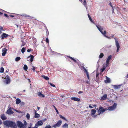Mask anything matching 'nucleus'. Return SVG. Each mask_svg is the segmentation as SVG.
Wrapping results in <instances>:
<instances>
[{
  "label": "nucleus",
  "instance_id": "nucleus-1",
  "mask_svg": "<svg viewBox=\"0 0 128 128\" xmlns=\"http://www.w3.org/2000/svg\"><path fill=\"white\" fill-rule=\"evenodd\" d=\"M88 16L90 21L92 22L94 24L96 25V27L98 29L100 32L103 35V36L104 37L107 38L108 39H111V38L110 37L106 35V30H104V32L102 31V30H104V28L103 27L100 25H96L92 20L89 14H88Z\"/></svg>",
  "mask_w": 128,
  "mask_h": 128
},
{
  "label": "nucleus",
  "instance_id": "nucleus-2",
  "mask_svg": "<svg viewBox=\"0 0 128 128\" xmlns=\"http://www.w3.org/2000/svg\"><path fill=\"white\" fill-rule=\"evenodd\" d=\"M4 124L8 128L11 127V128H16L17 127L16 123L10 121L6 120L3 122Z\"/></svg>",
  "mask_w": 128,
  "mask_h": 128
},
{
  "label": "nucleus",
  "instance_id": "nucleus-3",
  "mask_svg": "<svg viewBox=\"0 0 128 128\" xmlns=\"http://www.w3.org/2000/svg\"><path fill=\"white\" fill-rule=\"evenodd\" d=\"M107 110V108H104L102 106H100L98 111V115H100V114H103Z\"/></svg>",
  "mask_w": 128,
  "mask_h": 128
},
{
  "label": "nucleus",
  "instance_id": "nucleus-4",
  "mask_svg": "<svg viewBox=\"0 0 128 128\" xmlns=\"http://www.w3.org/2000/svg\"><path fill=\"white\" fill-rule=\"evenodd\" d=\"M117 105L116 103H114L112 106L108 107L107 110L111 111L114 110L116 109Z\"/></svg>",
  "mask_w": 128,
  "mask_h": 128
},
{
  "label": "nucleus",
  "instance_id": "nucleus-5",
  "mask_svg": "<svg viewBox=\"0 0 128 128\" xmlns=\"http://www.w3.org/2000/svg\"><path fill=\"white\" fill-rule=\"evenodd\" d=\"M115 45L117 48L116 52H118L119 51V50L120 48V45L119 44L118 40L116 39V38H114Z\"/></svg>",
  "mask_w": 128,
  "mask_h": 128
},
{
  "label": "nucleus",
  "instance_id": "nucleus-6",
  "mask_svg": "<svg viewBox=\"0 0 128 128\" xmlns=\"http://www.w3.org/2000/svg\"><path fill=\"white\" fill-rule=\"evenodd\" d=\"M62 123V121L60 120L58 121L57 123L53 125L52 127L54 128H56L59 127L61 125Z\"/></svg>",
  "mask_w": 128,
  "mask_h": 128
},
{
  "label": "nucleus",
  "instance_id": "nucleus-7",
  "mask_svg": "<svg viewBox=\"0 0 128 128\" xmlns=\"http://www.w3.org/2000/svg\"><path fill=\"white\" fill-rule=\"evenodd\" d=\"M112 58V56L111 55H110L108 56L106 59V66H108L109 64V62L110 60H111Z\"/></svg>",
  "mask_w": 128,
  "mask_h": 128
},
{
  "label": "nucleus",
  "instance_id": "nucleus-8",
  "mask_svg": "<svg viewBox=\"0 0 128 128\" xmlns=\"http://www.w3.org/2000/svg\"><path fill=\"white\" fill-rule=\"evenodd\" d=\"M17 124L18 127L20 128H22L26 126L22 122L19 121L17 122Z\"/></svg>",
  "mask_w": 128,
  "mask_h": 128
},
{
  "label": "nucleus",
  "instance_id": "nucleus-9",
  "mask_svg": "<svg viewBox=\"0 0 128 128\" xmlns=\"http://www.w3.org/2000/svg\"><path fill=\"white\" fill-rule=\"evenodd\" d=\"M5 79V80L4 82L6 84H8L10 83V78L8 75H7L6 76V77Z\"/></svg>",
  "mask_w": 128,
  "mask_h": 128
},
{
  "label": "nucleus",
  "instance_id": "nucleus-10",
  "mask_svg": "<svg viewBox=\"0 0 128 128\" xmlns=\"http://www.w3.org/2000/svg\"><path fill=\"white\" fill-rule=\"evenodd\" d=\"M96 112V110L94 109H92L91 111V113L90 115L92 116L94 118L96 117L97 115H94Z\"/></svg>",
  "mask_w": 128,
  "mask_h": 128
},
{
  "label": "nucleus",
  "instance_id": "nucleus-11",
  "mask_svg": "<svg viewBox=\"0 0 128 128\" xmlns=\"http://www.w3.org/2000/svg\"><path fill=\"white\" fill-rule=\"evenodd\" d=\"M13 109L12 108L10 107L7 111L6 113L8 114H11L13 113V112L12 111V110Z\"/></svg>",
  "mask_w": 128,
  "mask_h": 128
},
{
  "label": "nucleus",
  "instance_id": "nucleus-12",
  "mask_svg": "<svg viewBox=\"0 0 128 128\" xmlns=\"http://www.w3.org/2000/svg\"><path fill=\"white\" fill-rule=\"evenodd\" d=\"M9 35L8 34L4 33H3L0 36V38L2 39H3L4 38H6Z\"/></svg>",
  "mask_w": 128,
  "mask_h": 128
},
{
  "label": "nucleus",
  "instance_id": "nucleus-13",
  "mask_svg": "<svg viewBox=\"0 0 128 128\" xmlns=\"http://www.w3.org/2000/svg\"><path fill=\"white\" fill-rule=\"evenodd\" d=\"M7 50V49L6 48H4L2 49V56H5Z\"/></svg>",
  "mask_w": 128,
  "mask_h": 128
},
{
  "label": "nucleus",
  "instance_id": "nucleus-14",
  "mask_svg": "<svg viewBox=\"0 0 128 128\" xmlns=\"http://www.w3.org/2000/svg\"><path fill=\"white\" fill-rule=\"evenodd\" d=\"M67 56L68 57L70 58V59L71 60H72L75 63H78V60L77 59H76V58H73L71 57H70V56Z\"/></svg>",
  "mask_w": 128,
  "mask_h": 128
},
{
  "label": "nucleus",
  "instance_id": "nucleus-15",
  "mask_svg": "<svg viewBox=\"0 0 128 128\" xmlns=\"http://www.w3.org/2000/svg\"><path fill=\"white\" fill-rule=\"evenodd\" d=\"M34 57V56H33L32 55H30L28 57V58H30V59H29V60L28 59V61H29L30 60V62H32L33 60V59Z\"/></svg>",
  "mask_w": 128,
  "mask_h": 128
},
{
  "label": "nucleus",
  "instance_id": "nucleus-16",
  "mask_svg": "<svg viewBox=\"0 0 128 128\" xmlns=\"http://www.w3.org/2000/svg\"><path fill=\"white\" fill-rule=\"evenodd\" d=\"M84 72H85L86 74V76L88 80H90V77L89 74V73L88 72L87 70L85 68H84Z\"/></svg>",
  "mask_w": 128,
  "mask_h": 128
},
{
  "label": "nucleus",
  "instance_id": "nucleus-17",
  "mask_svg": "<svg viewBox=\"0 0 128 128\" xmlns=\"http://www.w3.org/2000/svg\"><path fill=\"white\" fill-rule=\"evenodd\" d=\"M71 99L73 100L76 101H79L80 100V99L76 97H72L71 98Z\"/></svg>",
  "mask_w": 128,
  "mask_h": 128
},
{
  "label": "nucleus",
  "instance_id": "nucleus-18",
  "mask_svg": "<svg viewBox=\"0 0 128 128\" xmlns=\"http://www.w3.org/2000/svg\"><path fill=\"white\" fill-rule=\"evenodd\" d=\"M20 15L21 16H22L25 17L26 18H31V17L29 15L26 14H21L19 15Z\"/></svg>",
  "mask_w": 128,
  "mask_h": 128
},
{
  "label": "nucleus",
  "instance_id": "nucleus-19",
  "mask_svg": "<svg viewBox=\"0 0 128 128\" xmlns=\"http://www.w3.org/2000/svg\"><path fill=\"white\" fill-rule=\"evenodd\" d=\"M1 118L2 120H6V119L7 118L6 117L4 114H2L1 115Z\"/></svg>",
  "mask_w": 128,
  "mask_h": 128
},
{
  "label": "nucleus",
  "instance_id": "nucleus-20",
  "mask_svg": "<svg viewBox=\"0 0 128 128\" xmlns=\"http://www.w3.org/2000/svg\"><path fill=\"white\" fill-rule=\"evenodd\" d=\"M38 96L40 97H44V95L42 94V92H38Z\"/></svg>",
  "mask_w": 128,
  "mask_h": 128
},
{
  "label": "nucleus",
  "instance_id": "nucleus-21",
  "mask_svg": "<svg viewBox=\"0 0 128 128\" xmlns=\"http://www.w3.org/2000/svg\"><path fill=\"white\" fill-rule=\"evenodd\" d=\"M107 98V95L104 94L101 98L100 100H105Z\"/></svg>",
  "mask_w": 128,
  "mask_h": 128
},
{
  "label": "nucleus",
  "instance_id": "nucleus-22",
  "mask_svg": "<svg viewBox=\"0 0 128 128\" xmlns=\"http://www.w3.org/2000/svg\"><path fill=\"white\" fill-rule=\"evenodd\" d=\"M121 85H114L113 86L114 88L115 89H118V88H120V86Z\"/></svg>",
  "mask_w": 128,
  "mask_h": 128
},
{
  "label": "nucleus",
  "instance_id": "nucleus-23",
  "mask_svg": "<svg viewBox=\"0 0 128 128\" xmlns=\"http://www.w3.org/2000/svg\"><path fill=\"white\" fill-rule=\"evenodd\" d=\"M106 80L105 81V82L106 83H110V79L107 77V76H106Z\"/></svg>",
  "mask_w": 128,
  "mask_h": 128
},
{
  "label": "nucleus",
  "instance_id": "nucleus-24",
  "mask_svg": "<svg viewBox=\"0 0 128 128\" xmlns=\"http://www.w3.org/2000/svg\"><path fill=\"white\" fill-rule=\"evenodd\" d=\"M43 122L42 120H40L38 122V125L42 126L43 124Z\"/></svg>",
  "mask_w": 128,
  "mask_h": 128
},
{
  "label": "nucleus",
  "instance_id": "nucleus-25",
  "mask_svg": "<svg viewBox=\"0 0 128 128\" xmlns=\"http://www.w3.org/2000/svg\"><path fill=\"white\" fill-rule=\"evenodd\" d=\"M40 115L39 114H38L35 111V114L34 115V117L35 118H38L40 117Z\"/></svg>",
  "mask_w": 128,
  "mask_h": 128
},
{
  "label": "nucleus",
  "instance_id": "nucleus-26",
  "mask_svg": "<svg viewBox=\"0 0 128 128\" xmlns=\"http://www.w3.org/2000/svg\"><path fill=\"white\" fill-rule=\"evenodd\" d=\"M16 104H18L20 103L21 101L18 98H17L16 100Z\"/></svg>",
  "mask_w": 128,
  "mask_h": 128
},
{
  "label": "nucleus",
  "instance_id": "nucleus-27",
  "mask_svg": "<svg viewBox=\"0 0 128 128\" xmlns=\"http://www.w3.org/2000/svg\"><path fill=\"white\" fill-rule=\"evenodd\" d=\"M104 56V54L102 53H101L99 56V58L100 59L102 58Z\"/></svg>",
  "mask_w": 128,
  "mask_h": 128
},
{
  "label": "nucleus",
  "instance_id": "nucleus-28",
  "mask_svg": "<svg viewBox=\"0 0 128 128\" xmlns=\"http://www.w3.org/2000/svg\"><path fill=\"white\" fill-rule=\"evenodd\" d=\"M62 127L64 128H68V125L67 124L65 123L62 126Z\"/></svg>",
  "mask_w": 128,
  "mask_h": 128
},
{
  "label": "nucleus",
  "instance_id": "nucleus-29",
  "mask_svg": "<svg viewBox=\"0 0 128 128\" xmlns=\"http://www.w3.org/2000/svg\"><path fill=\"white\" fill-rule=\"evenodd\" d=\"M108 66H106V64L104 65L103 68H102V72Z\"/></svg>",
  "mask_w": 128,
  "mask_h": 128
},
{
  "label": "nucleus",
  "instance_id": "nucleus-30",
  "mask_svg": "<svg viewBox=\"0 0 128 128\" xmlns=\"http://www.w3.org/2000/svg\"><path fill=\"white\" fill-rule=\"evenodd\" d=\"M23 68L25 70H26L28 69V66L26 65L25 64Z\"/></svg>",
  "mask_w": 128,
  "mask_h": 128
},
{
  "label": "nucleus",
  "instance_id": "nucleus-31",
  "mask_svg": "<svg viewBox=\"0 0 128 128\" xmlns=\"http://www.w3.org/2000/svg\"><path fill=\"white\" fill-rule=\"evenodd\" d=\"M42 77L44 78L45 80H49V78L46 76H43Z\"/></svg>",
  "mask_w": 128,
  "mask_h": 128
},
{
  "label": "nucleus",
  "instance_id": "nucleus-32",
  "mask_svg": "<svg viewBox=\"0 0 128 128\" xmlns=\"http://www.w3.org/2000/svg\"><path fill=\"white\" fill-rule=\"evenodd\" d=\"M4 69L2 68V67L0 68V72L1 73H2L4 72Z\"/></svg>",
  "mask_w": 128,
  "mask_h": 128
},
{
  "label": "nucleus",
  "instance_id": "nucleus-33",
  "mask_svg": "<svg viewBox=\"0 0 128 128\" xmlns=\"http://www.w3.org/2000/svg\"><path fill=\"white\" fill-rule=\"evenodd\" d=\"M20 57H17L16 58L15 60L16 62H18L20 60Z\"/></svg>",
  "mask_w": 128,
  "mask_h": 128
},
{
  "label": "nucleus",
  "instance_id": "nucleus-34",
  "mask_svg": "<svg viewBox=\"0 0 128 128\" xmlns=\"http://www.w3.org/2000/svg\"><path fill=\"white\" fill-rule=\"evenodd\" d=\"M26 50V48H23L22 49L21 52L22 53H24Z\"/></svg>",
  "mask_w": 128,
  "mask_h": 128
},
{
  "label": "nucleus",
  "instance_id": "nucleus-35",
  "mask_svg": "<svg viewBox=\"0 0 128 128\" xmlns=\"http://www.w3.org/2000/svg\"><path fill=\"white\" fill-rule=\"evenodd\" d=\"M83 5L84 6L86 7V8L87 9V7H86V0H84V2L83 3Z\"/></svg>",
  "mask_w": 128,
  "mask_h": 128
},
{
  "label": "nucleus",
  "instance_id": "nucleus-36",
  "mask_svg": "<svg viewBox=\"0 0 128 128\" xmlns=\"http://www.w3.org/2000/svg\"><path fill=\"white\" fill-rule=\"evenodd\" d=\"M59 116L60 118L65 120H66V119L64 117L62 116V115H60Z\"/></svg>",
  "mask_w": 128,
  "mask_h": 128
},
{
  "label": "nucleus",
  "instance_id": "nucleus-37",
  "mask_svg": "<svg viewBox=\"0 0 128 128\" xmlns=\"http://www.w3.org/2000/svg\"><path fill=\"white\" fill-rule=\"evenodd\" d=\"M26 118L28 119H29L30 117V114H27L26 116Z\"/></svg>",
  "mask_w": 128,
  "mask_h": 128
},
{
  "label": "nucleus",
  "instance_id": "nucleus-38",
  "mask_svg": "<svg viewBox=\"0 0 128 128\" xmlns=\"http://www.w3.org/2000/svg\"><path fill=\"white\" fill-rule=\"evenodd\" d=\"M49 84L52 86L54 87H56L55 85L52 83H50Z\"/></svg>",
  "mask_w": 128,
  "mask_h": 128
},
{
  "label": "nucleus",
  "instance_id": "nucleus-39",
  "mask_svg": "<svg viewBox=\"0 0 128 128\" xmlns=\"http://www.w3.org/2000/svg\"><path fill=\"white\" fill-rule=\"evenodd\" d=\"M54 106V109H55L57 113L58 114H59V112H58V110H57V109H56V107Z\"/></svg>",
  "mask_w": 128,
  "mask_h": 128
},
{
  "label": "nucleus",
  "instance_id": "nucleus-40",
  "mask_svg": "<svg viewBox=\"0 0 128 128\" xmlns=\"http://www.w3.org/2000/svg\"><path fill=\"white\" fill-rule=\"evenodd\" d=\"M3 30V27L0 26V33H1V31Z\"/></svg>",
  "mask_w": 128,
  "mask_h": 128
},
{
  "label": "nucleus",
  "instance_id": "nucleus-41",
  "mask_svg": "<svg viewBox=\"0 0 128 128\" xmlns=\"http://www.w3.org/2000/svg\"><path fill=\"white\" fill-rule=\"evenodd\" d=\"M45 128H51V127L49 125H48L46 126Z\"/></svg>",
  "mask_w": 128,
  "mask_h": 128
},
{
  "label": "nucleus",
  "instance_id": "nucleus-42",
  "mask_svg": "<svg viewBox=\"0 0 128 128\" xmlns=\"http://www.w3.org/2000/svg\"><path fill=\"white\" fill-rule=\"evenodd\" d=\"M38 126L37 124H35V126L34 127H33L32 128H38Z\"/></svg>",
  "mask_w": 128,
  "mask_h": 128
},
{
  "label": "nucleus",
  "instance_id": "nucleus-43",
  "mask_svg": "<svg viewBox=\"0 0 128 128\" xmlns=\"http://www.w3.org/2000/svg\"><path fill=\"white\" fill-rule=\"evenodd\" d=\"M46 42H47V43L49 42V40H48V38H46Z\"/></svg>",
  "mask_w": 128,
  "mask_h": 128
},
{
  "label": "nucleus",
  "instance_id": "nucleus-44",
  "mask_svg": "<svg viewBox=\"0 0 128 128\" xmlns=\"http://www.w3.org/2000/svg\"><path fill=\"white\" fill-rule=\"evenodd\" d=\"M31 49H28V50H27V52H30L31 51Z\"/></svg>",
  "mask_w": 128,
  "mask_h": 128
},
{
  "label": "nucleus",
  "instance_id": "nucleus-45",
  "mask_svg": "<svg viewBox=\"0 0 128 128\" xmlns=\"http://www.w3.org/2000/svg\"><path fill=\"white\" fill-rule=\"evenodd\" d=\"M32 70L34 72L35 71V68L34 67V66L33 67Z\"/></svg>",
  "mask_w": 128,
  "mask_h": 128
},
{
  "label": "nucleus",
  "instance_id": "nucleus-46",
  "mask_svg": "<svg viewBox=\"0 0 128 128\" xmlns=\"http://www.w3.org/2000/svg\"><path fill=\"white\" fill-rule=\"evenodd\" d=\"M4 16H6V17H7V18H8V16L7 14H4Z\"/></svg>",
  "mask_w": 128,
  "mask_h": 128
},
{
  "label": "nucleus",
  "instance_id": "nucleus-47",
  "mask_svg": "<svg viewBox=\"0 0 128 128\" xmlns=\"http://www.w3.org/2000/svg\"><path fill=\"white\" fill-rule=\"evenodd\" d=\"M86 83L87 84H90V82L88 80H86Z\"/></svg>",
  "mask_w": 128,
  "mask_h": 128
},
{
  "label": "nucleus",
  "instance_id": "nucleus-48",
  "mask_svg": "<svg viewBox=\"0 0 128 128\" xmlns=\"http://www.w3.org/2000/svg\"><path fill=\"white\" fill-rule=\"evenodd\" d=\"M98 78H96V81L98 82H99V80L98 79Z\"/></svg>",
  "mask_w": 128,
  "mask_h": 128
},
{
  "label": "nucleus",
  "instance_id": "nucleus-49",
  "mask_svg": "<svg viewBox=\"0 0 128 128\" xmlns=\"http://www.w3.org/2000/svg\"><path fill=\"white\" fill-rule=\"evenodd\" d=\"M88 107L89 108H93V107L91 106L90 105H89V106H88Z\"/></svg>",
  "mask_w": 128,
  "mask_h": 128
},
{
  "label": "nucleus",
  "instance_id": "nucleus-50",
  "mask_svg": "<svg viewBox=\"0 0 128 128\" xmlns=\"http://www.w3.org/2000/svg\"><path fill=\"white\" fill-rule=\"evenodd\" d=\"M98 75H99V74H96V78H98Z\"/></svg>",
  "mask_w": 128,
  "mask_h": 128
},
{
  "label": "nucleus",
  "instance_id": "nucleus-51",
  "mask_svg": "<svg viewBox=\"0 0 128 128\" xmlns=\"http://www.w3.org/2000/svg\"><path fill=\"white\" fill-rule=\"evenodd\" d=\"M25 44V43H23L22 45H21V46L22 47V46H24Z\"/></svg>",
  "mask_w": 128,
  "mask_h": 128
},
{
  "label": "nucleus",
  "instance_id": "nucleus-52",
  "mask_svg": "<svg viewBox=\"0 0 128 128\" xmlns=\"http://www.w3.org/2000/svg\"><path fill=\"white\" fill-rule=\"evenodd\" d=\"M109 4L112 8H113V6H112L111 3H110Z\"/></svg>",
  "mask_w": 128,
  "mask_h": 128
},
{
  "label": "nucleus",
  "instance_id": "nucleus-53",
  "mask_svg": "<svg viewBox=\"0 0 128 128\" xmlns=\"http://www.w3.org/2000/svg\"><path fill=\"white\" fill-rule=\"evenodd\" d=\"M82 93V91H80L79 92H78V93L79 94H81V93Z\"/></svg>",
  "mask_w": 128,
  "mask_h": 128
},
{
  "label": "nucleus",
  "instance_id": "nucleus-54",
  "mask_svg": "<svg viewBox=\"0 0 128 128\" xmlns=\"http://www.w3.org/2000/svg\"><path fill=\"white\" fill-rule=\"evenodd\" d=\"M10 17H14V16L13 15H10Z\"/></svg>",
  "mask_w": 128,
  "mask_h": 128
},
{
  "label": "nucleus",
  "instance_id": "nucleus-55",
  "mask_svg": "<svg viewBox=\"0 0 128 128\" xmlns=\"http://www.w3.org/2000/svg\"><path fill=\"white\" fill-rule=\"evenodd\" d=\"M112 8V13H114V10L113 7V8Z\"/></svg>",
  "mask_w": 128,
  "mask_h": 128
},
{
  "label": "nucleus",
  "instance_id": "nucleus-56",
  "mask_svg": "<svg viewBox=\"0 0 128 128\" xmlns=\"http://www.w3.org/2000/svg\"><path fill=\"white\" fill-rule=\"evenodd\" d=\"M28 81L29 82H30V79H28Z\"/></svg>",
  "mask_w": 128,
  "mask_h": 128
},
{
  "label": "nucleus",
  "instance_id": "nucleus-57",
  "mask_svg": "<svg viewBox=\"0 0 128 128\" xmlns=\"http://www.w3.org/2000/svg\"><path fill=\"white\" fill-rule=\"evenodd\" d=\"M3 14V13L0 12V15H2Z\"/></svg>",
  "mask_w": 128,
  "mask_h": 128
},
{
  "label": "nucleus",
  "instance_id": "nucleus-58",
  "mask_svg": "<svg viewBox=\"0 0 128 128\" xmlns=\"http://www.w3.org/2000/svg\"><path fill=\"white\" fill-rule=\"evenodd\" d=\"M37 109L38 110H39L40 109V108L38 106L37 107Z\"/></svg>",
  "mask_w": 128,
  "mask_h": 128
},
{
  "label": "nucleus",
  "instance_id": "nucleus-59",
  "mask_svg": "<svg viewBox=\"0 0 128 128\" xmlns=\"http://www.w3.org/2000/svg\"><path fill=\"white\" fill-rule=\"evenodd\" d=\"M61 96L62 98L64 97V95H62Z\"/></svg>",
  "mask_w": 128,
  "mask_h": 128
},
{
  "label": "nucleus",
  "instance_id": "nucleus-60",
  "mask_svg": "<svg viewBox=\"0 0 128 128\" xmlns=\"http://www.w3.org/2000/svg\"><path fill=\"white\" fill-rule=\"evenodd\" d=\"M14 110L16 112H18V110Z\"/></svg>",
  "mask_w": 128,
  "mask_h": 128
},
{
  "label": "nucleus",
  "instance_id": "nucleus-61",
  "mask_svg": "<svg viewBox=\"0 0 128 128\" xmlns=\"http://www.w3.org/2000/svg\"><path fill=\"white\" fill-rule=\"evenodd\" d=\"M2 123V122L1 121V120H0V124Z\"/></svg>",
  "mask_w": 128,
  "mask_h": 128
},
{
  "label": "nucleus",
  "instance_id": "nucleus-62",
  "mask_svg": "<svg viewBox=\"0 0 128 128\" xmlns=\"http://www.w3.org/2000/svg\"><path fill=\"white\" fill-rule=\"evenodd\" d=\"M79 1L80 2H82V0H79Z\"/></svg>",
  "mask_w": 128,
  "mask_h": 128
},
{
  "label": "nucleus",
  "instance_id": "nucleus-63",
  "mask_svg": "<svg viewBox=\"0 0 128 128\" xmlns=\"http://www.w3.org/2000/svg\"><path fill=\"white\" fill-rule=\"evenodd\" d=\"M16 26H17V28H18V25H16Z\"/></svg>",
  "mask_w": 128,
  "mask_h": 128
},
{
  "label": "nucleus",
  "instance_id": "nucleus-64",
  "mask_svg": "<svg viewBox=\"0 0 128 128\" xmlns=\"http://www.w3.org/2000/svg\"><path fill=\"white\" fill-rule=\"evenodd\" d=\"M96 106V105H94V106Z\"/></svg>",
  "mask_w": 128,
  "mask_h": 128
}]
</instances>
